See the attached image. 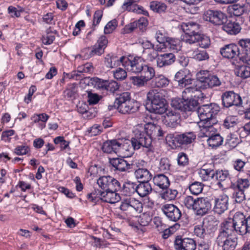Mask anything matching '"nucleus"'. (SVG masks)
<instances>
[{
  "instance_id": "nucleus-14",
  "label": "nucleus",
  "mask_w": 250,
  "mask_h": 250,
  "mask_svg": "<svg viewBox=\"0 0 250 250\" xmlns=\"http://www.w3.org/2000/svg\"><path fill=\"white\" fill-rule=\"evenodd\" d=\"M203 18L214 25H220L225 23L227 17L221 11L208 10L204 12Z\"/></svg>"
},
{
  "instance_id": "nucleus-31",
  "label": "nucleus",
  "mask_w": 250,
  "mask_h": 250,
  "mask_svg": "<svg viewBox=\"0 0 250 250\" xmlns=\"http://www.w3.org/2000/svg\"><path fill=\"white\" fill-rule=\"evenodd\" d=\"M239 132L229 133L226 138V144L230 148L235 147L241 141L240 136H239Z\"/></svg>"
},
{
  "instance_id": "nucleus-30",
  "label": "nucleus",
  "mask_w": 250,
  "mask_h": 250,
  "mask_svg": "<svg viewBox=\"0 0 250 250\" xmlns=\"http://www.w3.org/2000/svg\"><path fill=\"white\" fill-rule=\"evenodd\" d=\"M153 181L155 185L162 189L167 188L170 184L168 177L162 174L155 175Z\"/></svg>"
},
{
  "instance_id": "nucleus-64",
  "label": "nucleus",
  "mask_w": 250,
  "mask_h": 250,
  "mask_svg": "<svg viewBox=\"0 0 250 250\" xmlns=\"http://www.w3.org/2000/svg\"><path fill=\"white\" fill-rule=\"evenodd\" d=\"M238 58L243 62L250 65V52L240 51Z\"/></svg>"
},
{
  "instance_id": "nucleus-60",
  "label": "nucleus",
  "mask_w": 250,
  "mask_h": 250,
  "mask_svg": "<svg viewBox=\"0 0 250 250\" xmlns=\"http://www.w3.org/2000/svg\"><path fill=\"white\" fill-rule=\"evenodd\" d=\"M237 118L236 116H229L226 117L224 121V125L228 128L237 125Z\"/></svg>"
},
{
  "instance_id": "nucleus-28",
  "label": "nucleus",
  "mask_w": 250,
  "mask_h": 250,
  "mask_svg": "<svg viewBox=\"0 0 250 250\" xmlns=\"http://www.w3.org/2000/svg\"><path fill=\"white\" fill-rule=\"evenodd\" d=\"M134 174L140 182H149L152 178V174L146 168H138L135 171Z\"/></svg>"
},
{
  "instance_id": "nucleus-35",
  "label": "nucleus",
  "mask_w": 250,
  "mask_h": 250,
  "mask_svg": "<svg viewBox=\"0 0 250 250\" xmlns=\"http://www.w3.org/2000/svg\"><path fill=\"white\" fill-rule=\"evenodd\" d=\"M207 141L210 147L214 148L220 146L222 144L223 138L220 134L216 132L208 138Z\"/></svg>"
},
{
  "instance_id": "nucleus-16",
  "label": "nucleus",
  "mask_w": 250,
  "mask_h": 250,
  "mask_svg": "<svg viewBox=\"0 0 250 250\" xmlns=\"http://www.w3.org/2000/svg\"><path fill=\"white\" fill-rule=\"evenodd\" d=\"M229 197L223 192L214 196V210L221 214L228 208Z\"/></svg>"
},
{
  "instance_id": "nucleus-22",
  "label": "nucleus",
  "mask_w": 250,
  "mask_h": 250,
  "mask_svg": "<svg viewBox=\"0 0 250 250\" xmlns=\"http://www.w3.org/2000/svg\"><path fill=\"white\" fill-rule=\"evenodd\" d=\"M118 190L108 189L102 191V201L114 204L121 200L120 195L117 193Z\"/></svg>"
},
{
  "instance_id": "nucleus-42",
  "label": "nucleus",
  "mask_w": 250,
  "mask_h": 250,
  "mask_svg": "<svg viewBox=\"0 0 250 250\" xmlns=\"http://www.w3.org/2000/svg\"><path fill=\"white\" fill-rule=\"evenodd\" d=\"M54 31L51 28L46 30L42 38V42L44 44L49 45L52 43L55 38Z\"/></svg>"
},
{
  "instance_id": "nucleus-38",
  "label": "nucleus",
  "mask_w": 250,
  "mask_h": 250,
  "mask_svg": "<svg viewBox=\"0 0 250 250\" xmlns=\"http://www.w3.org/2000/svg\"><path fill=\"white\" fill-rule=\"evenodd\" d=\"M191 53L192 58L197 61H202L208 60L209 55L206 50L196 49L189 51Z\"/></svg>"
},
{
  "instance_id": "nucleus-26",
  "label": "nucleus",
  "mask_w": 250,
  "mask_h": 250,
  "mask_svg": "<svg viewBox=\"0 0 250 250\" xmlns=\"http://www.w3.org/2000/svg\"><path fill=\"white\" fill-rule=\"evenodd\" d=\"M223 29L230 35H236L241 30L239 24L235 21L226 20L222 26Z\"/></svg>"
},
{
  "instance_id": "nucleus-11",
  "label": "nucleus",
  "mask_w": 250,
  "mask_h": 250,
  "mask_svg": "<svg viewBox=\"0 0 250 250\" xmlns=\"http://www.w3.org/2000/svg\"><path fill=\"white\" fill-rule=\"evenodd\" d=\"M219 111V107L215 104L203 105L198 108L197 113L199 122H212L216 121L214 118Z\"/></svg>"
},
{
  "instance_id": "nucleus-46",
  "label": "nucleus",
  "mask_w": 250,
  "mask_h": 250,
  "mask_svg": "<svg viewBox=\"0 0 250 250\" xmlns=\"http://www.w3.org/2000/svg\"><path fill=\"white\" fill-rule=\"evenodd\" d=\"M155 85L157 87H163L167 86L169 81L163 75H157L153 80Z\"/></svg>"
},
{
  "instance_id": "nucleus-25",
  "label": "nucleus",
  "mask_w": 250,
  "mask_h": 250,
  "mask_svg": "<svg viewBox=\"0 0 250 250\" xmlns=\"http://www.w3.org/2000/svg\"><path fill=\"white\" fill-rule=\"evenodd\" d=\"M120 145L119 140H108L103 143L102 149L104 153H112L114 152L117 153H118Z\"/></svg>"
},
{
  "instance_id": "nucleus-34",
  "label": "nucleus",
  "mask_w": 250,
  "mask_h": 250,
  "mask_svg": "<svg viewBox=\"0 0 250 250\" xmlns=\"http://www.w3.org/2000/svg\"><path fill=\"white\" fill-rule=\"evenodd\" d=\"M183 100L184 101L182 102V106L181 105H178L177 108H181L182 107L185 111H190L193 110L197 105L198 102L195 98H185Z\"/></svg>"
},
{
  "instance_id": "nucleus-52",
  "label": "nucleus",
  "mask_w": 250,
  "mask_h": 250,
  "mask_svg": "<svg viewBox=\"0 0 250 250\" xmlns=\"http://www.w3.org/2000/svg\"><path fill=\"white\" fill-rule=\"evenodd\" d=\"M237 75L243 79H246L250 77V66L242 65L238 68Z\"/></svg>"
},
{
  "instance_id": "nucleus-53",
  "label": "nucleus",
  "mask_w": 250,
  "mask_h": 250,
  "mask_svg": "<svg viewBox=\"0 0 250 250\" xmlns=\"http://www.w3.org/2000/svg\"><path fill=\"white\" fill-rule=\"evenodd\" d=\"M30 151V147L26 145L17 146L13 150L14 154L20 156L26 155Z\"/></svg>"
},
{
  "instance_id": "nucleus-10",
  "label": "nucleus",
  "mask_w": 250,
  "mask_h": 250,
  "mask_svg": "<svg viewBox=\"0 0 250 250\" xmlns=\"http://www.w3.org/2000/svg\"><path fill=\"white\" fill-rule=\"evenodd\" d=\"M181 28L185 35L183 40L186 43L193 44L196 42V39L200 38L199 25L194 22H183Z\"/></svg>"
},
{
  "instance_id": "nucleus-63",
  "label": "nucleus",
  "mask_w": 250,
  "mask_h": 250,
  "mask_svg": "<svg viewBox=\"0 0 250 250\" xmlns=\"http://www.w3.org/2000/svg\"><path fill=\"white\" fill-rule=\"evenodd\" d=\"M177 161L179 166H186L188 163V158L187 155L184 152L179 153L177 157Z\"/></svg>"
},
{
  "instance_id": "nucleus-61",
  "label": "nucleus",
  "mask_w": 250,
  "mask_h": 250,
  "mask_svg": "<svg viewBox=\"0 0 250 250\" xmlns=\"http://www.w3.org/2000/svg\"><path fill=\"white\" fill-rule=\"evenodd\" d=\"M239 45L242 48L241 51L250 52V39H242L238 41Z\"/></svg>"
},
{
  "instance_id": "nucleus-3",
  "label": "nucleus",
  "mask_w": 250,
  "mask_h": 250,
  "mask_svg": "<svg viewBox=\"0 0 250 250\" xmlns=\"http://www.w3.org/2000/svg\"><path fill=\"white\" fill-rule=\"evenodd\" d=\"M183 203L188 208L193 210L196 215L200 216L208 213L212 207L210 199L207 197L194 198L187 196Z\"/></svg>"
},
{
  "instance_id": "nucleus-45",
  "label": "nucleus",
  "mask_w": 250,
  "mask_h": 250,
  "mask_svg": "<svg viewBox=\"0 0 250 250\" xmlns=\"http://www.w3.org/2000/svg\"><path fill=\"white\" fill-rule=\"evenodd\" d=\"M229 176V173L227 170L215 171L214 179L217 181V185L220 188H223L221 182L225 181Z\"/></svg>"
},
{
  "instance_id": "nucleus-4",
  "label": "nucleus",
  "mask_w": 250,
  "mask_h": 250,
  "mask_svg": "<svg viewBox=\"0 0 250 250\" xmlns=\"http://www.w3.org/2000/svg\"><path fill=\"white\" fill-rule=\"evenodd\" d=\"M162 91L152 89L147 94V99L150 103H148L147 108L150 112L162 114L167 111V104Z\"/></svg>"
},
{
  "instance_id": "nucleus-7",
  "label": "nucleus",
  "mask_w": 250,
  "mask_h": 250,
  "mask_svg": "<svg viewBox=\"0 0 250 250\" xmlns=\"http://www.w3.org/2000/svg\"><path fill=\"white\" fill-rule=\"evenodd\" d=\"M115 104L117 106L118 111L123 114H131L135 112L138 108V103L131 100L129 92H124L116 99Z\"/></svg>"
},
{
  "instance_id": "nucleus-51",
  "label": "nucleus",
  "mask_w": 250,
  "mask_h": 250,
  "mask_svg": "<svg viewBox=\"0 0 250 250\" xmlns=\"http://www.w3.org/2000/svg\"><path fill=\"white\" fill-rule=\"evenodd\" d=\"M152 221V215L149 212H145L140 215L138 222L142 226H147Z\"/></svg>"
},
{
  "instance_id": "nucleus-18",
  "label": "nucleus",
  "mask_w": 250,
  "mask_h": 250,
  "mask_svg": "<svg viewBox=\"0 0 250 250\" xmlns=\"http://www.w3.org/2000/svg\"><path fill=\"white\" fill-rule=\"evenodd\" d=\"M217 121H212V122H198L200 131L198 136L200 138L207 137L208 138L217 132V129L213 125L216 124Z\"/></svg>"
},
{
  "instance_id": "nucleus-54",
  "label": "nucleus",
  "mask_w": 250,
  "mask_h": 250,
  "mask_svg": "<svg viewBox=\"0 0 250 250\" xmlns=\"http://www.w3.org/2000/svg\"><path fill=\"white\" fill-rule=\"evenodd\" d=\"M229 10L231 14L238 17L243 14L245 10L244 7L238 4H234L229 7Z\"/></svg>"
},
{
  "instance_id": "nucleus-17",
  "label": "nucleus",
  "mask_w": 250,
  "mask_h": 250,
  "mask_svg": "<svg viewBox=\"0 0 250 250\" xmlns=\"http://www.w3.org/2000/svg\"><path fill=\"white\" fill-rule=\"evenodd\" d=\"M222 100L223 104L226 107H229L232 105L239 106L242 103L240 95L231 91L223 93Z\"/></svg>"
},
{
  "instance_id": "nucleus-9",
  "label": "nucleus",
  "mask_w": 250,
  "mask_h": 250,
  "mask_svg": "<svg viewBox=\"0 0 250 250\" xmlns=\"http://www.w3.org/2000/svg\"><path fill=\"white\" fill-rule=\"evenodd\" d=\"M123 66L128 72L137 74L143 70L145 60L140 57L129 55L122 56Z\"/></svg>"
},
{
  "instance_id": "nucleus-23",
  "label": "nucleus",
  "mask_w": 250,
  "mask_h": 250,
  "mask_svg": "<svg viewBox=\"0 0 250 250\" xmlns=\"http://www.w3.org/2000/svg\"><path fill=\"white\" fill-rule=\"evenodd\" d=\"M180 116L175 111H169L165 116L164 123L166 125L171 128L176 127L179 124Z\"/></svg>"
},
{
  "instance_id": "nucleus-37",
  "label": "nucleus",
  "mask_w": 250,
  "mask_h": 250,
  "mask_svg": "<svg viewBox=\"0 0 250 250\" xmlns=\"http://www.w3.org/2000/svg\"><path fill=\"white\" fill-rule=\"evenodd\" d=\"M166 44H167V47L174 52H178L180 51L182 46V42L179 39L171 38H167Z\"/></svg>"
},
{
  "instance_id": "nucleus-2",
  "label": "nucleus",
  "mask_w": 250,
  "mask_h": 250,
  "mask_svg": "<svg viewBox=\"0 0 250 250\" xmlns=\"http://www.w3.org/2000/svg\"><path fill=\"white\" fill-rule=\"evenodd\" d=\"M247 219L243 213L236 212L233 219H229L221 224V227L225 229L229 234L237 233L243 235L248 232Z\"/></svg>"
},
{
  "instance_id": "nucleus-29",
  "label": "nucleus",
  "mask_w": 250,
  "mask_h": 250,
  "mask_svg": "<svg viewBox=\"0 0 250 250\" xmlns=\"http://www.w3.org/2000/svg\"><path fill=\"white\" fill-rule=\"evenodd\" d=\"M136 189V192L142 197L147 196L152 191V188L149 182H140L137 185Z\"/></svg>"
},
{
  "instance_id": "nucleus-1",
  "label": "nucleus",
  "mask_w": 250,
  "mask_h": 250,
  "mask_svg": "<svg viewBox=\"0 0 250 250\" xmlns=\"http://www.w3.org/2000/svg\"><path fill=\"white\" fill-rule=\"evenodd\" d=\"M133 132L136 137L139 140H143L145 143L146 141H149L148 147L150 146L152 139H155L163 134L160 126L150 123L136 125Z\"/></svg>"
},
{
  "instance_id": "nucleus-6",
  "label": "nucleus",
  "mask_w": 250,
  "mask_h": 250,
  "mask_svg": "<svg viewBox=\"0 0 250 250\" xmlns=\"http://www.w3.org/2000/svg\"><path fill=\"white\" fill-rule=\"evenodd\" d=\"M222 82L215 75L207 70H201L197 73L196 86L200 89H213L220 86Z\"/></svg>"
},
{
  "instance_id": "nucleus-43",
  "label": "nucleus",
  "mask_w": 250,
  "mask_h": 250,
  "mask_svg": "<svg viewBox=\"0 0 250 250\" xmlns=\"http://www.w3.org/2000/svg\"><path fill=\"white\" fill-rule=\"evenodd\" d=\"M141 72L142 73V76L148 81L153 79L155 75L154 68L150 65L146 64L145 63Z\"/></svg>"
},
{
  "instance_id": "nucleus-33",
  "label": "nucleus",
  "mask_w": 250,
  "mask_h": 250,
  "mask_svg": "<svg viewBox=\"0 0 250 250\" xmlns=\"http://www.w3.org/2000/svg\"><path fill=\"white\" fill-rule=\"evenodd\" d=\"M148 24L147 20L146 18H140L137 21H136L128 26H126L125 28L128 30V32H131L135 28H138L140 30L144 31Z\"/></svg>"
},
{
  "instance_id": "nucleus-40",
  "label": "nucleus",
  "mask_w": 250,
  "mask_h": 250,
  "mask_svg": "<svg viewBox=\"0 0 250 250\" xmlns=\"http://www.w3.org/2000/svg\"><path fill=\"white\" fill-rule=\"evenodd\" d=\"M199 89L196 87L190 86L186 87L182 92V99L185 98H199V95L195 94L196 92L200 93Z\"/></svg>"
},
{
  "instance_id": "nucleus-55",
  "label": "nucleus",
  "mask_w": 250,
  "mask_h": 250,
  "mask_svg": "<svg viewBox=\"0 0 250 250\" xmlns=\"http://www.w3.org/2000/svg\"><path fill=\"white\" fill-rule=\"evenodd\" d=\"M232 194V198L236 203H241L245 198L244 191L237 188H235Z\"/></svg>"
},
{
  "instance_id": "nucleus-13",
  "label": "nucleus",
  "mask_w": 250,
  "mask_h": 250,
  "mask_svg": "<svg viewBox=\"0 0 250 250\" xmlns=\"http://www.w3.org/2000/svg\"><path fill=\"white\" fill-rule=\"evenodd\" d=\"M195 138L196 136L193 132H188L175 136L168 135L166 137V140L170 146H175L177 143L182 145L190 144Z\"/></svg>"
},
{
  "instance_id": "nucleus-20",
  "label": "nucleus",
  "mask_w": 250,
  "mask_h": 250,
  "mask_svg": "<svg viewBox=\"0 0 250 250\" xmlns=\"http://www.w3.org/2000/svg\"><path fill=\"white\" fill-rule=\"evenodd\" d=\"M162 210L166 216L171 221L176 222L181 217L180 209L173 204H166L162 207Z\"/></svg>"
},
{
  "instance_id": "nucleus-39",
  "label": "nucleus",
  "mask_w": 250,
  "mask_h": 250,
  "mask_svg": "<svg viewBox=\"0 0 250 250\" xmlns=\"http://www.w3.org/2000/svg\"><path fill=\"white\" fill-rule=\"evenodd\" d=\"M199 89L196 87L190 86L186 87L182 92V99L185 98H199V95L195 94L196 92L200 93Z\"/></svg>"
},
{
  "instance_id": "nucleus-59",
  "label": "nucleus",
  "mask_w": 250,
  "mask_h": 250,
  "mask_svg": "<svg viewBox=\"0 0 250 250\" xmlns=\"http://www.w3.org/2000/svg\"><path fill=\"white\" fill-rule=\"evenodd\" d=\"M130 80L134 85L139 87L145 85L148 82L143 76L142 77H131Z\"/></svg>"
},
{
  "instance_id": "nucleus-41",
  "label": "nucleus",
  "mask_w": 250,
  "mask_h": 250,
  "mask_svg": "<svg viewBox=\"0 0 250 250\" xmlns=\"http://www.w3.org/2000/svg\"><path fill=\"white\" fill-rule=\"evenodd\" d=\"M136 188L137 185L135 183L128 181L124 184L122 191L125 196H130L136 192Z\"/></svg>"
},
{
  "instance_id": "nucleus-19",
  "label": "nucleus",
  "mask_w": 250,
  "mask_h": 250,
  "mask_svg": "<svg viewBox=\"0 0 250 250\" xmlns=\"http://www.w3.org/2000/svg\"><path fill=\"white\" fill-rule=\"evenodd\" d=\"M174 245L177 250H195L197 247L193 239L189 238L182 239L180 237L176 238Z\"/></svg>"
},
{
  "instance_id": "nucleus-15",
  "label": "nucleus",
  "mask_w": 250,
  "mask_h": 250,
  "mask_svg": "<svg viewBox=\"0 0 250 250\" xmlns=\"http://www.w3.org/2000/svg\"><path fill=\"white\" fill-rule=\"evenodd\" d=\"M99 187L103 190H120L121 186L119 181L110 176L100 177L97 181Z\"/></svg>"
},
{
  "instance_id": "nucleus-32",
  "label": "nucleus",
  "mask_w": 250,
  "mask_h": 250,
  "mask_svg": "<svg viewBox=\"0 0 250 250\" xmlns=\"http://www.w3.org/2000/svg\"><path fill=\"white\" fill-rule=\"evenodd\" d=\"M198 173L200 177L204 181H208L214 179L215 171L212 168H206L205 166L200 169Z\"/></svg>"
},
{
  "instance_id": "nucleus-5",
  "label": "nucleus",
  "mask_w": 250,
  "mask_h": 250,
  "mask_svg": "<svg viewBox=\"0 0 250 250\" xmlns=\"http://www.w3.org/2000/svg\"><path fill=\"white\" fill-rule=\"evenodd\" d=\"M120 141V148H119L118 153L121 154L125 157H130L133 153L135 150L140 149L142 146L148 148L149 141H147L146 143L143 142V140H139L138 138L136 137L135 135L131 140H119Z\"/></svg>"
},
{
  "instance_id": "nucleus-50",
  "label": "nucleus",
  "mask_w": 250,
  "mask_h": 250,
  "mask_svg": "<svg viewBox=\"0 0 250 250\" xmlns=\"http://www.w3.org/2000/svg\"><path fill=\"white\" fill-rule=\"evenodd\" d=\"M150 7L153 11L158 13L164 12L167 9V6L165 4L157 1L151 2Z\"/></svg>"
},
{
  "instance_id": "nucleus-12",
  "label": "nucleus",
  "mask_w": 250,
  "mask_h": 250,
  "mask_svg": "<svg viewBox=\"0 0 250 250\" xmlns=\"http://www.w3.org/2000/svg\"><path fill=\"white\" fill-rule=\"evenodd\" d=\"M232 235V234L228 233L227 230L221 227L216 241L218 245L222 246L223 250H235L237 244V239L231 237Z\"/></svg>"
},
{
  "instance_id": "nucleus-56",
  "label": "nucleus",
  "mask_w": 250,
  "mask_h": 250,
  "mask_svg": "<svg viewBox=\"0 0 250 250\" xmlns=\"http://www.w3.org/2000/svg\"><path fill=\"white\" fill-rule=\"evenodd\" d=\"M118 26V21L114 19L109 21L105 26L104 28V33L105 34H108L112 33Z\"/></svg>"
},
{
  "instance_id": "nucleus-21",
  "label": "nucleus",
  "mask_w": 250,
  "mask_h": 250,
  "mask_svg": "<svg viewBox=\"0 0 250 250\" xmlns=\"http://www.w3.org/2000/svg\"><path fill=\"white\" fill-rule=\"evenodd\" d=\"M220 53L224 58L231 59L238 58L240 50L237 45L230 43L222 47L220 49Z\"/></svg>"
},
{
  "instance_id": "nucleus-44",
  "label": "nucleus",
  "mask_w": 250,
  "mask_h": 250,
  "mask_svg": "<svg viewBox=\"0 0 250 250\" xmlns=\"http://www.w3.org/2000/svg\"><path fill=\"white\" fill-rule=\"evenodd\" d=\"M250 185V181L248 179L239 178L236 184H231L230 187L233 189L237 188L244 191L249 187Z\"/></svg>"
},
{
  "instance_id": "nucleus-58",
  "label": "nucleus",
  "mask_w": 250,
  "mask_h": 250,
  "mask_svg": "<svg viewBox=\"0 0 250 250\" xmlns=\"http://www.w3.org/2000/svg\"><path fill=\"white\" fill-rule=\"evenodd\" d=\"M196 39V42H198L199 45L202 48H207L210 45V39L206 36L200 34V38Z\"/></svg>"
},
{
  "instance_id": "nucleus-57",
  "label": "nucleus",
  "mask_w": 250,
  "mask_h": 250,
  "mask_svg": "<svg viewBox=\"0 0 250 250\" xmlns=\"http://www.w3.org/2000/svg\"><path fill=\"white\" fill-rule=\"evenodd\" d=\"M113 72L114 78L119 81H123L127 77L126 71L122 68H118Z\"/></svg>"
},
{
  "instance_id": "nucleus-8",
  "label": "nucleus",
  "mask_w": 250,
  "mask_h": 250,
  "mask_svg": "<svg viewBox=\"0 0 250 250\" xmlns=\"http://www.w3.org/2000/svg\"><path fill=\"white\" fill-rule=\"evenodd\" d=\"M119 208L126 215L135 216L143 211V204L141 201L132 197L121 199Z\"/></svg>"
},
{
  "instance_id": "nucleus-27",
  "label": "nucleus",
  "mask_w": 250,
  "mask_h": 250,
  "mask_svg": "<svg viewBox=\"0 0 250 250\" xmlns=\"http://www.w3.org/2000/svg\"><path fill=\"white\" fill-rule=\"evenodd\" d=\"M110 164L117 170L125 171L132 168V165L122 158H114L110 160Z\"/></svg>"
},
{
  "instance_id": "nucleus-36",
  "label": "nucleus",
  "mask_w": 250,
  "mask_h": 250,
  "mask_svg": "<svg viewBox=\"0 0 250 250\" xmlns=\"http://www.w3.org/2000/svg\"><path fill=\"white\" fill-rule=\"evenodd\" d=\"M121 60L122 57L118 58L116 56L108 55L105 58V64L108 68H113L120 65V63L123 65Z\"/></svg>"
},
{
  "instance_id": "nucleus-47",
  "label": "nucleus",
  "mask_w": 250,
  "mask_h": 250,
  "mask_svg": "<svg viewBox=\"0 0 250 250\" xmlns=\"http://www.w3.org/2000/svg\"><path fill=\"white\" fill-rule=\"evenodd\" d=\"M88 200L94 204H98L100 201H102V191L100 190H95L92 192L87 195Z\"/></svg>"
},
{
  "instance_id": "nucleus-24",
  "label": "nucleus",
  "mask_w": 250,
  "mask_h": 250,
  "mask_svg": "<svg viewBox=\"0 0 250 250\" xmlns=\"http://www.w3.org/2000/svg\"><path fill=\"white\" fill-rule=\"evenodd\" d=\"M175 57L172 53H165L158 56L157 64L159 67L168 66L173 63Z\"/></svg>"
},
{
  "instance_id": "nucleus-48",
  "label": "nucleus",
  "mask_w": 250,
  "mask_h": 250,
  "mask_svg": "<svg viewBox=\"0 0 250 250\" xmlns=\"http://www.w3.org/2000/svg\"><path fill=\"white\" fill-rule=\"evenodd\" d=\"M178 194L176 189L168 188L161 194L162 198L166 200H172L175 199Z\"/></svg>"
},
{
  "instance_id": "nucleus-62",
  "label": "nucleus",
  "mask_w": 250,
  "mask_h": 250,
  "mask_svg": "<svg viewBox=\"0 0 250 250\" xmlns=\"http://www.w3.org/2000/svg\"><path fill=\"white\" fill-rule=\"evenodd\" d=\"M170 164L168 159L162 158L160 161L159 169L161 171L166 172L170 169Z\"/></svg>"
},
{
  "instance_id": "nucleus-49",
  "label": "nucleus",
  "mask_w": 250,
  "mask_h": 250,
  "mask_svg": "<svg viewBox=\"0 0 250 250\" xmlns=\"http://www.w3.org/2000/svg\"><path fill=\"white\" fill-rule=\"evenodd\" d=\"M190 192L194 195H198L203 189V185L199 182H194L189 186Z\"/></svg>"
}]
</instances>
